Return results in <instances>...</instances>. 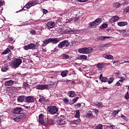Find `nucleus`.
<instances>
[{"label": "nucleus", "mask_w": 129, "mask_h": 129, "mask_svg": "<svg viewBox=\"0 0 129 129\" xmlns=\"http://www.w3.org/2000/svg\"><path fill=\"white\" fill-rule=\"evenodd\" d=\"M92 51H93V48L91 47H84L80 48L78 50V52L80 54H89V53H91Z\"/></svg>", "instance_id": "f257e3e1"}, {"label": "nucleus", "mask_w": 129, "mask_h": 129, "mask_svg": "<svg viewBox=\"0 0 129 129\" xmlns=\"http://www.w3.org/2000/svg\"><path fill=\"white\" fill-rule=\"evenodd\" d=\"M47 111L50 113V114H56L57 111H59V109L56 106H49L47 108Z\"/></svg>", "instance_id": "f03ea898"}, {"label": "nucleus", "mask_w": 129, "mask_h": 129, "mask_svg": "<svg viewBox=\"0 0 129 129\" xmlns=\"http://www.w3.org/2000/svg\"><path fill=\"white\" fill-rule=\"evenodd\" d=\"M50 84L49 85H37L36 86L35 88L36 89H39V90H44V89H48L49 86L54 85V82L52 81L49 82Z\"/></svg>", "instance_id": "7ed1b4c3"}, {"label": "nucleus", "mask_w": 129, "mask_h": 129, "mask_svg": "<svg viewBox=\"0 0 129 129\" xmlns=\"http://www.w3.org/2000/svg\"><path fill=\"white\" fill-rule=\"evenodd\" d=\"M101 22H102V19H101V18H98L96 19L94 21L92 22H90L89 23V26L91 28H96V26H98V25H99V24H100Z\"/></svg>", "instance_id": "20e7f679"}, {"label": "nucleus", "mask_w": 129, "mask_h": 129, "mask_svg": "<svg viewBox=\"0 0 129 129\" xmlns=\"http://www.w3.org/2000/svg\"><path fill=\"white\" fill-rule=\"evenodd\" d=\"M22 64V59L21 58H15L14 60L11 62V65L13 66L14 68H18L20 65Z\"/></svg>", "instance_id": "39448f33"}, {"label": "nucleus", "mask_w": 129, "mask_h": 129, "mask_svg": "<svg viewBox=\"0 0 129 129\" xmlns=\"http://www.w3.org/2000/svg\"><path fill=\"white\" fill-rule=\"evenodd\" d=\"M37 47V44L31 43L29 45H25L23 47L24 50H35V48Z\"/></svg>", "instance_id": "423d86ee"}, {"label": "nucleus", "mask_w": 129, "mask_h": 129, "mask_svg": "<svg viewBox=\"0 0 129 129\" xmlns=\"http://www.w3.org/2000/svg\"><path fill=\"white\" fill-rule=\"evenodd\" d=\"M25 101L27 103H32L35 101V99L33 96H29L26 97L25 96Z\"/></svg>", "instance_id": "0eeeda50"}, {"label": "nucleus", "mask_w": 129, "mask_h": 129, "mask_svg": "<svg viewBox=\"0 0 129 129\" xmlns=\"http://www.w3.org/2000/svg\"><path fill=\"white\" fill-rule=\"evenodd\" d=\"M46 26L47 27L48 30H50V29H53L54 27H55V23L54 22H49L46 24Z\"/></svg>", "instance_id": "6e6552de"}, {"label": "nucleus", "mask_w": 129, "mask_h": 129, "mask_svg": "<svg viewBox=\"0 0 129 129\" xmlns=\"http://www.w3.org/2000/svg\"><path fill=\"white\" fill-rule=\"evenodd\" d=\"M22 111H23L22 107H16L14 109V113L15 114H20Z\"/></svg>", "instance_id": "1a4fd4ad"}, {"label": "nucleus", "mask_w": 129, "mask_h": 129, "mask_svg": "<svg viewBox=\"0 0 129 129\" xmlns=\"http://www.w3.org/2000/svg\"><path fill=\"white\" fill-rule=\"evenodd\" d=\"M60 42V38H50V43H52V44H56L57 43H59Z\"/></svg>", "instance_id": "9d476101"}, {"label": "nucleus", "mask_w": 129, "mask_h": 129, "mask_svg": "<svg viewBox=\"0 0 129 129\" xmlns=\"http://www.w3.org/2000/svg\"><path fill=\"white\" fill-rule=\"evenodd\" d=\"M25 99L26 100V96L25 95L19 96L17 98V101L18 102H24V101H25Z\"/></svg>", "instance_id": "9b49d317"}, {"label": "nucleus", "mask_w": 129, "mask_h": 129, "mask_svg": "<svg viewBox=\"0 0 129 129\" xmlns=\"http://www.w3.org/2000/svg\"><path fill=\"white\" fill-rule=\"evenodd\" d=\"M38 120L41 124H44L45 123V121L44 120V116L43 114H40L39 115Z\"/></svg>", "instance_id": "f8f14e48"}, {"label": "nucleus", "mask_w": 129, "mask_h": 129, "mask_svg": "<svg viewBox=\"0 0 129 129\" xmlns=\"http://www.w3.org/2000/svg\"><path fill=\"white\" fill-rule=\"evenodd\" d=\"M103 57L105 59H107L108 60H113V56L111 54H107L106 53L103 55Z\"/></svg>", "instance_id": "ddd939ff"}, {"label": "nucleus", "mask_w": 129, "mask_h": 129, "mask_svg": "<svg viewBox=\"0 0 129 129\" xmlns=\"http://www.w3.org/2000/svg\"><path fill=\"white\" fill-rule=\"evenodd\" d=\"M15 82L12 80L7 81L5 83V86H12V85H14Z\"/></svg>", "instance_id": "4468645a"}, {"label": "nucleus", "mask_w": 129, "mask_h": 129, "mask_svg": "<svg viewBox=\"0 0 129 129\" xmlns=\"http://www.w3.org/2000/svg\"><path fill=\"white\" fill-rule=\"evenodd\" d=\"M66 123V121H65V119H63L62 118H60L59 120L57 121V124L59 125H62L63 124H65Z\"/></svg>", "instance_id": "2eb2a0df"}, {"label": "nucleus", "mask_w": 129, "mask_h": 129, "mask_svg": "<svg viewBox=\"0 0 129 129\" xmlns=\"http://www.w3.org/2000/svg\"><path fill=\"white\" fill-rule=\"evenodd\" d=\"M66 45V40L60 42L58 45V47L60 48V49H62L63 47H65Z\"/></svg>", "instance_id": "dca6fc26"}, {"label": "nucleus", "mask_w": 129, "mask_h": 129, "mask_svg": "<svg viewBox=\"0 0 129 129\" xmlns=\"http://www.w3.org/2000/svg\"><path fill=\"white\" fill-rule=\"evenodd\" d=\"M43 44H42V46L43 47H45V46H47V45H48V44L51 43V39L49 38L47 39H45L43 41Z\"/></svg>", "instance_id": "f3484780"}, {"label": "nucleus", "mask_w": 129, "mask_h": 129, "mask_svg": "<svg viewBox=\"0 0 129 129\" xmlns=\"http://www.w3.org/2000/svg\"><path fill=\"white\" fill-rule=\"evenodd\" d=\"M1 70L2 72H7L9 70V65L7 64H5L2 67Z\"/></svg>", "instance_id": "a211bd4d"}, {"label": "nucleus", "mask_w": 129, "mask_h": 129, "mask_svg": "<svg viewBox=\"0 0 129 129\" xmlns=\"http://www.w3.org/2000/svg\"><path fill=\"white\" fill-rule=\"evenodd\" d=\"M97 68L99 70H102L104 68V67L105 65L104 63H97Z\"/></svg>", "instance_id": "6ab92c4d"}, {"label": "nucleus", "mask_w": 129, "mask_h": 129, "mask_svg": "<svg viewBox=\"0 0 129 129\" xmlns=\"http://www.w3.org/2000/svg\"><path fill=\"white\" fill-rule=\"evenodd\" d=\"M108 37L106 36H100V37H97L95 39V41H104L105 39H107Z\"/></svg>", "instance_id": "aec40b11"}, {"label": "nucleus", "mask_w": 129, "mask_h": 129, "mask_svg": "<svg viewBox=\"0 0 129 129\" xmlns=\"http://www.w3.org/2000/svg\"><path fill=\"white\" fill-rule=\"evenodd\" d=\"M70 122L71 124H78L79 123H80V122H81V119H78L77 120H72Z\"/></svg>", "instance_id": "412c9836"}, {"label": "nucleus", "mask_w": 129, "mask_h": 129, "mask_svg": "<svg viewBox=\"0 0 129 129\" xmlns=\"http://www.w3.org/2000/svg\"><path fill=\"white\" fill-rule=\"evenodd\" d=\"M119 19V17L118 16H113L111 19L109 20V22H111V23H112V22H116V21H118Z\"/></svg>", "instance_id": "4be33fe9"}, {"label": "nucleus", "mask_w": 129, "mask_h": 129, "mask_svg": "<svg viewBox=\"0 0 129 129\" xmlns=\"http://www.w3.org/2000/svg\"><path fill=\"white\" fill-rule=\"evenodd\" d=\"M69 97H75L76 96V93L73 91H69L68 93Z\"/></svg>", "instance_id": "5701e85b"}, {"label": "nucleus", "mask_w": 129, "mask_h": 129, "mask_svg": "<svg viewBox=\"0 0 129 129\" xmlns=\"http://www.w3.org/2000/svg\"><path fill=\"white\" fill-rule=\"evenodd\" d=\"M92 116H93V114L91 111L86 113V117H88V118H91Z\"/></svg>", "instance_id": "b1692460"}, {"label": "nucleus", "mask_w": 129, "mask_h": 129, "mask_svg": "<svg viewBox=\"0 0 129 129\" xmlns=\"http://www.w3.org/2000/svg\"><path fill=\"white\" fill-rule=\"evenodd\" d=\"M118 26L119 27H123L124 26H126L127 25V22H119L117 23Z\"/></svg>", "instance_id": "393cba45"}, {"label": "nucleus", "mask_w": 129, "mask_h": 129, "mask_svg": "<svg viewBox=\"0 0 129 129\" xmlns=\"http://www.w3.org/2000/svg\"><path fill=\"white\" fill-rule=\"evenodd\" d=\"M38 101L40 103H44V102H47V100L45 99V97L42 96V97L39 99Z\"/></svg>", "instance_id": "a878e982"}, {"label": "nucleus", "mask_w": 129, "mask_h": 129, "mask_svg": "<svg viewBox=\"0 0 129 129\" xmlns=\"http://www.w3.org/2000/svg\"><path fill=\"white\" fill-rule=\"evenodd\" d=\"M11 52L12 50H11V49L10 48H7L4 51L2 54H3V55H6L7 54H9V53H11Z\"/></svg>", "instance_id": "bb28decb"}, {"label": "nucleus", "mask_w": 129, "mask_h": 129, "mask_svg": "<svg viewBox=\"0 0 129 129\" xmlns=\"http://www.w3.org/2000/svg\"><path fill=\"white\" fill-rule=\"evenodd\" d=\"M29 5L30 6V7H33V6H35V5H38V1H31L29 2Z\"/></svg>", "instance_id": "cd10ccee"}, {"label": "nucleus", "mask_w": 129, "mask_h": 129, "mask_svg": "<svg viewBox=\"0 0 129 129\" xmlns=\"http://www.w3.org/2000/svg\"><path fill=\"white\" fill-rule=\"evenodd\" d=\"M80 60H87V56L85 55H81L79 56Z\"/></svg>", "instance_id": "c85d7f7f"}, {"label": "nucleus", "mask_w": 129, "mask_h": 129, "mask_svg": "<svg viewBox=\"0 0 129 129\" xmlns=\"http://www.w3.org/2000/svg\"><path fill=\"white\" fill-rule=\"evenodd\" d=\"M26 115H25L24 114H21L19 115V118L20 119V120H24L25 118H26Z\"/></svg>", "instance_id": "c756f323"}, {"label": "nucleus", "mask_w": 129, "mask_h": 129, "mask_svg": "<svg viewBox=\"0 0 129 129\" xmlns=\"http://www.w3.org/2000/svg\"><path fill=\"white\" fill-rule=\"evenodd\" d=\"M108 25H107V24L105 23V24H103L100 27V29H101V30H104V29H106V28H107Z\"/></svg>", "instance_id": "7c9ffc66"}, {"label": "nucleus", "mask_w": 129, "mask_h": 129, "mask_svg": "<svg viewBox=\"0 0 129 129\" xmlns=\"http://www.w3.org/2000/svg\"><path fill=\"white\" fill-rule=\"evenodd\" d=\"M66 47H67V48H71L72 45H71L70 42H69V40H66Z\"/></svg>", "instance_id": "2f4dec72"}, {"label": "nucleus", "mask_w": 129, "mask_h": 129, "mask_svg": "<svg viewBox=\"0 0 129 129\" xmlns=\"http://www.w3.org/2000/svg\"><path fill=\"white\" fill-rule=\"evenodd\" d=\"M75 117L76 118H79V117H80V111L79 110H76V113Z\"/></svg>", "instance_id": "473e14b6"}, {"label": "nucleus", "mask_w": 129, "mask_h": 129, "mask_svg": "<svg viewBox=\"0 0 129 129\" xmlns=\"http://www.w3.org/2000/svg\"><path fill=\"white\" fill-rule=\"evenodd\" d=\"M68 73V71H64L61 73V75L62 77H66V76H67Z\"/></svg>", "instance_id": "72a5a7b5"}, {"label": "nucleus", "mask_w": 129, "mask_h": 129, "mask_svg": "<svg viewBox=\"0 0 129 129\" xmlns=\"http://www.w3.org/2000/svg\"><path fill=\"white\" fill-rule=\"evenodd\" d=\"M64 33L66 34H74L75 32L74 31V30H69L68 29H67L64 31Z\"/></svg>", "instance_id": "f704fd0d"}, {"label": "nucleus", "mask_w": 129, "mask_h": 129, "mask_svg": "<svg viewBox=\"0 0 129 129\" xmlns=\"http://www.w3.org/2000/svg\"><path fill=\"white\" fill-rule=\"evenodd\" d=\"M62 59H69L70 58V56L68 55V54H66L65 53H63L62 55Z\"/></svg>", "instance_id": "c9c22d12"}, {"label": "nucleus", "mask_w": 129, "mask_h": 129, "mask_svg": "<svg viewBox=\"0 0 129 129\" xmlns=\"http://www.w3.org/2000/svg\"><path fill=\"white\" fill-rule=\"evenodd\" d=\"M12 59H13V54L11 53L8 55L7 60V61H11Z\"/></svg>", "instance_id": "e433bc0d"}, {"label": "nucleus", "mask_w": 129, "mask_h": 129, "mask_svg": "<svg viewBox=\"0 0 129 129\" xmlns=\"http://www.w3.org/2000/svg\"><path fill=\"white\" fill-rule=\"evenodd\" d=\"M119 111H120V110H117V111L114 110L113 112V116H114V117H115L116 116V115L118 114V113L119 112Z\"/></svg>", "instance_id": "4c0bfd02"}, {"label": "nucleus", "mask_w": 129, "mask_h": 129, "mask_svg": "<svg viewBox=\"0 0 129 129\" xmlns=\"http://www.w3.org/2000/svg\"><path fill=\"white\" fill-rule=\"evenodd\" d=\"M9 43H14L15 40L13 39V37H9L7 38Z\"/></svg>", "instance_id": "58836bf2"}, {"label": "nucleus", "mask_w": 129, "mask_h": 129, "mask_svg": "<svg viewBox=\"0 0 129 129\" xmlns=\"http://www.w3.org/2000/svg\"><path fill=\"white\" fill-rule=\"evenodd\" d=\"M13 119L15 120V121H20V120H21L20 119V116H16L14 117Z\"/></svg>", "instance_id": "ea45409f"}, {"label": "nucleus", "mask_w": 129, "mask_h": 129, "mask_svg": "<svg viewBox=\"0 0 129 129\" xmlns=\"http://www.w3.org/2000/svg\"><path fill=\"white\" fill-rule=\"evenodd\" d=\"M113 80H114L113 77L109 78V80L108 81V84H111V83L113 82Z\"/></svg>", "instance_id": "a19ab883"}, {"label": "nucleus", "mask_w": 129, "mask_h": 129, "mask_svg": "<svg viewBox=\"0 0 129 129\" xmlns=\"http://www.w3.org/2000/svg\"><path fill=\"white\" fill-rule=\"evenodd\" d=\"M23 87L26 89V88L29 87V84L26 82H24L23 84Z\"/></svg>", "instance_id": "79ce46f5"}, {"label": "nucleus", "mask_w": 129, "mask_h": 129, "mask_svg": "<svg viewBox=\"0 0 129 129\" xmlns=\"http://www.w3.org/2000/svg\"><path fill=\"white\" fill-rule=\"evenodd\" d=\"M120 6V4L118 3H115L114 4V7L116 8V9H118Z\"/></svg>", "instance_id": "37998d69"}, {"label": "nucleus", "mask_w": 129, "mask_h": 129, "mask_svg": "<svg viewBox=\"0 0 129 129\" xmlns=\"http://www.w3.org/2000/svg\"><path fill=\"white\" fill-rule=\"evenodd\" d=\"M78 99H79V97H77L74 98L72 100L73 104H74V103H75V102H77V100H78Z\"/></svg>", "instance_id": "c03bdc74"}, {"label": "nucleus", "mask_w": 129, "mask_h": 129, "mask_svg": "<svg viewBox=\"0 0 129 129\" xmlns=\"http://www.w3.org/2000/svg\"><path fill=\"white\" fill-rule=\"evenodd\" d=\"M95 105L96 106H99V107H102V102H98L97 103H96Z\"/></svg>", "instance_id": "a18cd8bd"}, {"label": "nucleus", "mask_w": 129, "mask_h": 129, "mask_svg": "<svg viewBox=\"0 0 129 129\" xmlns=\"http://www.w3.org/2000/svg\"><path fill=\"white\" fill-rule=\"evenodd\" d=\"M102 82H107V77H104L101 80Z\"/></svg>", "instance_id": "49530a36"}, {"label": "nucleus", "mask_w": 129, "mask_h": 129, "mask_svg": "<svg viewBox=\"0 0 129 129\" xmlns=\"http://www.w3.org/2000/svg\"><path fill=\"white\" fill-rule=\"evenodd\" d=\"M42 12L43 14H48V13H49L48 10H47L46 9H42Z\"/></svg>", "instance_id": "de8ad7c7"}, {"label": "nucleus", "mask_w": 129, "mask_h": 129, "mask_svg": "<svg viewBox=\"0 0 129 129\" xmlns=\"http://www.w3.org/2000/svg\"><path fill=\"white\" fill-rule=\"evenodd\" d=\"M63 101L64 102V103H66V104H68V103H69V100L67 98H64L63 99Z\"/></svg>", "instance_id": "09e8293b"}, {"label": "nucleus", "mask_w": 129, "mask_h": 129, "mask_svg": "<svg viewBox=\"0 0 129 129\" xmlns=\"http://www.w3.org/2000/svg\"><path fill=\"white\" fill-rule=\"evenodd\" d=\"M24 8H26V9H30V8H31V6L30 5V3H28L27 4H26Z\"/></svg>", "instance_id": "8fccbe9b"}, {"label": "nucleus", "mask_w": 129, "mask_h": 129, "mask_svg": "<svg viewBox=\"0 0 129 129\" xmlns=\"http://www.w3.org/2000/svg\"><path fill=\"white\" fill-rule=\"evenodd\" d=\"M121 118H122V119H123L124 120H126V121H127V118L126 117H125V116L122 115Z\"/></svg>", "instance_id": "3c124183"}, {"label": "nucleus", "mask_w": 129, "mask_h": 129, "mask_svg": "<svg viewBox=\"0 0 129 129\" xmlns=\"http://www.w3.org/2000/svg\"><path fill=\"white\" fill-rule=\"evenodd\" d=\"M75 107H76V108H78L81 107V104L78 103L77 105H76L75 106Z\"/></svg>", "instance_id": "603ef678"}, {"label": "nucleus", "mask_w": 129, "mask_h": 129, "mask_svg": "<svg viewBox=\"0 0 129 129\" xmlns=\"http://www.w3.org/2000/svg\"><path fill=\"white\" fill-rule=\"evenodd\" d=\"M128 97H129L128 92H127L125 95V99H128Z\"/></svg>", "instance_id": "864d4df0"}, {"label": "nucleus", "mask_w": 129, "mask_h": 129, "mask_svg": "<svg viewBox=\"0 0 129 129\" xmlns=\"http://www.w3.org/2000/svg\"><path fill=\"white\" fill-rule=\"evenodd\" d=\"M30 33L32 34V35H36V31H35V30H31Z\"/></svg>", "instance_id": "5fc2aeb1"}, {"label": "nucleus", "mask_w": 129, "mask_h": 129, "mask_svg": "<svg viewBox=\"0 0 129 129\" xmlns=\"http://www.w3.org/2000/svg\"><path fill=\"white\" fill-rule=\"evenodd\" d=\"M95 113H96V114H98V113L99 112V110L97 109H94Z\"/></svg>", "instance_id": "6e6d98bb"}, {"label": "nucleus", "mask_w": 129, "mask_h": 129, "mask_svg": "<svg viewBox=\"0 0 129 129\" xmlns=\"http://www.w3.org/2000/svg\"><path fill=\"white\" fill-rule=\"evenodd\" d=\"M107 46H108V44H107V43H106L105 44H102L101 45V47H107Z\"/></svg>", "instance_id": "4d7b16f0"}, {"label": "nucleus", "mask_w": 129, "mask_h": 129, "mask_svg": "<svg viewBox=\"0 0 129 129\" xmlns=\"http://www.w3.org/2000/svg\"><path fill=\"white\" fill-rule=\"evenodd\" d=\"M78 1L80 3H85V2H87V0H78Z\"/></svg>", "instance_id": "13d9d810"}, {"label": "nucleus", "mask_w": 129, "mask_h": 129, "mask_svg": "<svg viewBox=\"0 0 129 129\" xmlns=\"http://www.w3.org/2000/svg\"><path fill=\"white\" fill-rule=\"evenodd\" d=\"M116 85H117V86H121L122 84H120V83H119L118 82H117L116 84Z\"/></svg>", "instance_id": "bf43d9fd"}, {"label": "nucleus", "mask_w": 129, "mask_h": 129, "mask_svg": "<svg viewBox=\"0 0 129 129\" xmlns=\"http://www.w3.org/2000/svg\"><path fill=\"white\" fill-rule=\"evenodd\" d=\"M69 23H71V22H72V21H73V19L72 18H70L69 19Z\"/></svg>", "instance_id": "052dcab7"}, {"label": "nucleus", "mask_w": 129, "mask_h": 129, "mask_svg": "<svg viewBox=\"0 0 129 129\" xmlns=\"http://www.w3.org/2000/svg\"><path fill=\"white\" fill-rule=\"evenodd\" d=\"M78 20H79V17H75V22H76V21H78Z\"/></svg>", "instance_id": "680f3d73"}, {"label": "nucleus", "mask_w": 129, "mask_h": 129, "mask_svg": "<svg viewBox=\"0 0 129 129\" xmlns=\"http://www.w3.org/2000/svg\"><path fill=\"white\" fill-rule=\"evenodd\" d=\"M102 78H103V77H102V74H101L100 75L99 79L101 80Z\"/></svg>", "instance_id": "e2e57ef3"}, {"label": "nucleus", "mask_w": 129, "mask_h": 129, "mask_svg": "<svg viewBox=\"0 0 129 129\" xmlns=\"http://www.w3.org/2000/svg\"><path fill=\"white\" fill-rule=\"evenodd\" d=\"M123 80H124V79L119 80L118 81V82H121L122 83V82H123Z\"/></svg>", "instance_id": "0e129e2a"}, {"label": "nucleus", "mask_w": 129, "mask_h": 129, "mask_svg": "<svg viewBox=\"0 0 129 129\" xmlns=\"http://www.w3.org/2000/svg\"><path fill=\"white\" fill-rule=\"evenodd\" d=\"M115 74H116V75H119V74H120V73H119V72H116L115 73Z\"/></svg>", "instance_id": "69168bd1"}, {"label": "nucleus", "mask_w": 129, "mask_h": 129, "mask_svg": "<svg viewBox=\"0 0 129 129\" xmlns=\"http://www.w3.org/2000/svg\"><path fill=\"white\" fill-rule=\"evenodd\" d=\"M72 84H75L76 82L75 81H73L71 82Z\"/></svg>", "instance_id": "338daca9"}, {"label": "nucleus", "mask_w": 129, "mask_h": 129, "mask_svg": "<svg viewBox=\"0 0 129 129\" xmlns=\"http://www.w3.org/2000/svg\"><path fill=\"white\" fill-rule=\"evenodd\" d=\"M10 48L13 50L14 49V46H12L10 47Z\"/></svg>", "instance_id": "774afa93"}]
</instances>
